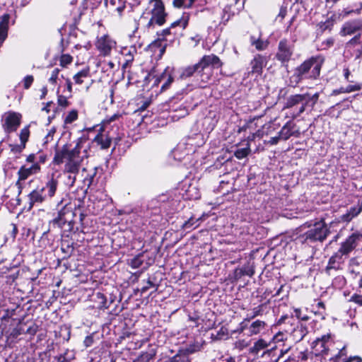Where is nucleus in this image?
Instances as JSON below:
<instances>
[{"instance_id":"1","label":"nucleus","mask_w":362,"mask_h":362,"mask_svg":"<svg viewBox=\"0 0 362 362\" xmlns=\"http://www.w3.org/2000/svg\"><path fill=\"white\" fill-rule=\"evenodd\" d=\"M81 144L78 142L76 146L69 150L67 145L63 146L60 149L56 151L53 162L57 165H60L65 162L64 173L68 174L66 185L72 187L76 180V175L78 174L81 168L83 158L87 157L86 150H83L81 153Z\"/></svg>"},{"instance_id":"2","label":"nucleus","mask_w":362,"mask_h":362,"mask_svg":"<svg viewBox=\"0 0 362 362\" xmlns=\"http://www.w3.org/2000/svg\"><path fill=\"white\" fill-rule=\"evenodd\" d=\"M323 62L324 58L320 55L305 60L295 70L293 77L296 78V82L298 83L306 74H308V78H317L320 76Z\"/></svg>"},{"instance_id":"3","label":"nucleus","mask_w":362,"mask_h":362,"mask_svg":"<svg viewBox=\"0 0 362 362\" xmlns=\"http://www.w3.org/2000/svg\"><path fill=\"white\" fill-rule=\"evenodd\" d=\"M151 15L147 23V27H151L154 23L162 25L165 21L166 13L161 0H150L146 11L142 18H147Z\"/></svg>"},{"instance_id":"4","label":"nucleus","mask_w":362,"mask_h":362,"mask_svg":"<svg viewBox=\"0 0 362 362\" xmlns=\"http://www.w3.org/2000/svg\"><path fill=\"white\" fill-rule=\"evenodd\" d=\"M329 228L330 227L328 228L324 220L322 219L315 223L313 227L305 233V239L322 242L330 233Z\"/></svg>"},{"instance_id":"5","label":"nucleus","mask_w":362,"mask_h":362,"mask_svg":"<svg viewBox=\"0 0 362 362\" xmlns=\"http://www.w3.org/2000/svg\"><path fill=\"white\" fill-rule=\"evenodd\" d=\"M306 97L307 96L304 94H296L290 95L287 98L284 109H290L294 106L300 105L298 111H293L292 113H291V118L292 119H296L305 111L307 106V104L305 103Z\"/></svg>"},{"instance_id":"6","label":"nucleus","mask_w":362,"mask_h":362,"mask_svg":"<svg viewBox=\"0 0 362 362\" xmlns=\"http://www.w3.org/2000/svg\"><path fill=\"white\" fill-rule=\"evenodd\" d=\"M332 345V334L328 333L317 338L312 344L313 352L316 355H327Z\"/></svg>"},{"instance_id":"7","label":"nucleus","mask_w":362,"mask_h":362,"mask_svg":"<svg viewBox=\"0 0 362 362\" xmlns=\"http://www.w3.org/2000/svg\"><path fill=\"white\" fill-rule=\"evenodd\" d=\"M116 41L109 35H103L98 37L95 42V47L102 56L106 57L111 54L116 47Z\"/></svg>"},{"instance_id":"8","label":"nucleus","mask_w":362,"mask_h":362,"mask_svg":"<svg viewBox=\"0 0 362 362\" xmlns=\"http://www.w3.org/2000/svg\"><path fill=\"white\" fill-rule=\"evenodd\" d=\"M21 115L14 112H5L2 117V127L9 134L16 131L21 124Z\"/></svg>"},{"instance_id":"9","label":"nucleus","mask_w":362,"mask_h":362,"mask_svg":"<svg viewBox=\"0 0 362 362\" xmlns=\"http://www.w3.org/2000/svg\"><path fill=\"white\" fill-rule=\"evenodd\" d=\"M293 53V47L286 39L281 40L278 45V49L275 55L277 60L284 64L288 62Z\"/></svg>"},{"instance_id":"10","label":"nucleus","mask_w":362,"mask_h":362,"mask_svg":"<svg viewBox=\"0 0 362 362\" xmlns=\"http://www.w3.org/2000/svg\"><path fill=\"white\" fill-rule=\"evenodd\" d=\"M362 238V233L356 232L349 236L341 245L339 252L343 256L348 255L357 245V242Z\"/></svg>"},{"instance_id":"11","label":"nucleus","mask_w":362,"mask_h":362,"mask_svg":"<svg viewBox=\"0 0 362 362\" xmlns=\"http://www.w3.org/2000/svg\"><path fill=\"white\" fill-rule=\"evenodd\" d=\"M202 70L209 71V69H218L222 66V62L218 57L215 54L204 56L199 62Z\"/></svg>"},{"instance_id":"12","label":"nucleus","mask_w":362,"mask_h":362,"mask_svg":"<svg viewBox=\"0 0 362 362\" xmlns=\"http://www.w3.org/2000/svg\"><path fill=\"white\" fill-rule=\"evenodd\" d=\"M26 323L18 322L17 325L6 333V345L11 347L16 342L18 337L25 333Z\"/></svg>"},{"instance_id":"13","label":"nucleus","mask_w":362,"mask_h":362,"mask_svg":"<svg viewBox=\"0 0 362 362\" xmlns=\"http://www.w3.org/2000/svg\"><path fill=\"white\" fill-rule=\"evenodd\" d=\"M267 59L266 57L261 54H256L250 62L251 71L250 73L256 75V76H261L263 68L267 65Z\"/></svg>"},{"instance_id":"14","label":"nucleus","mask_w":362,"mask_h":362,"mask_svg":"<svg viewBox=\"0 0 362 362\" xmlns=\"http://www.w3.org/2000/svg\"><path fill=\"white\" fill-rule=\"evenodd\" d=\"M40 170V167L38 163H33L30 166L27 167L26 165L22 166L18 172L19 180H25L29 176L37 173Z\"/></svg>"},{"instance_id":"15","label":"nucleus","mask_w":362,"mask_h":362,"mask_svg":"<svg viewBox=\"0 0 362 362\" xmlns=\"http://www.w3.org/2000/svg\"><path fill=\"white\" fill-rule=\"evenodd\" d=\"M29 204L31 208L36 204H41L46 200V195L43 193V189L37 187L33 189L29 194Z\"/></svg>"},{"instance_id":"16","label":"nucleus","mask_w":362,"mask_h":362,"mask_svg":"<svg viewBox=\"0 0 362 362\" xmlns=\"http://www.w3.org/2000/svg\"><path fill=\"white\" fill-rule=\"evenodd\" d=\"M362 29V22L361 21H351L344 23L343 25L341 34L342 35H351Z\"/></svg>"},{"instance_id":"17","label":"nucleus","mask_w":362,"mask_h":362,"mask_svg":"<svg viewBox=\"0 0 362 362\" xmlns=\"http://www.w3.org/2000/svg\"><path fill=\"white\" fill-rule=\"evenodd\" d=\"M58 184V180L54 178V177H52L44 187H40V189H43V193L46 195V199L52 198L54 196Z\"/></svg>"},{"instance_id":"18","label":"nucleus","mask_w":362,"mask_h":362,"mask_svg":"<svg viewBox=\"0 0 362 362\" xmlns=\"http://www.w3.org/2000/svg\"><path fill=\"white\" fill-rule=\"evenodd\" d=\"M30 131L28 127L21 129L20 133L21 145L13 146L11 150L14 152H21L25 146V143L28 139Z\"/></svg>"},{"instance_id":"19","label":"nucleus","mask_w":362,"mask_h":362,"mask_svg":"<svg viewBox=\"0 0 362 362\" xmlns=\"http://www.w3.org/2000/svg\"><path fill=\"white\" fill-rule=\"evenodd\" d=\"M295 126V124L291 121L286 122L279 133L281 139L284 140L288 139L293 134Z\"/></svg>"},{"instance_id":"20","label":"nucleus","mask_w":362,"mask_h":362,"mask_svg":"<svg viewBox=\"0 0 362 362\" xmlns=\"http://www.w3.org/2000/svg\"><path fill=\"white\" fill-rule=\"evenodd\" d=\"M94 141L100 146L102 149H107L110 146L112 139L107 134L99 133L95 137Z\"/></svg>"},{"instance_id":"21","label":"nucleus","mask_w":362,"mask_h":362,"mask_svg":"<svg viewBox=\"0 0 362 362\" xmlns=\"http://www.w3.org/2000/svg\"><path fill=\"white\" fill-rule=\"evenodd\" d=\"M344 260L342 254L337 251L329 258L327 269H339L341 264L344 262Z\"/></svg>"},{"instance_id":"22","label":"nucleus","mask_w":362,"mask_h":362,"mask_svg":"<svg viewBox=\"0 0 362 362\" xmlns=\"http://www.w3.org/2000/svg\"><path fill=\"white\" fill-rule=\"evenodd\" d=\"M70 212L69 209L65 206L59 211L58 216L53 220V223L57 224L59 227L62 228L64 225L69 221L66 216Z\"/></svg>"},{"instance_id":"23","label":"nucleus","mask_w":362,"mask_h":362,"mask_svg":"<svg viewBox=\"0 0 362 362\" xmlns=\"http://www.w3.org/2000/svg\"><path fill=\"white\" fill-rule=\"evenodd\" d=\"M266 323L264 321L257 320L253 322L248 327L249 334L248 335H257L259 334L262 330L264 329Z\"/></svg>"},{"instance_id":"24","label":"nucleus","mask_w":362,"mask_h":362,"mask_svg":"<svg viewBox=\"0 0 362 362\" xmlns=\"http://www.w3.org/2000/svg\"><path fill=\"white\" fill-rule=\"evenodd\" d=\"M136 53V48L131 47L129 49L124 48L122 51V54L124 57V62L122 64V69H126L129 64L134 60V55Z\"/></svg>"},{"instance_id":"25","label":"nucleus","mask_w":362,"mask_h":362,"mask_svg":"<svg viewBox=\"0 0 362 362\" xmlns=\"http://www.w3.org/2000/svg\"><path fill=\"white\" fill-rule=\"evenodd\" d=\"M8 17L4 16L0 23V47L6 40L8 34Z\"/></svg>"},{"instance_id":"26","label":"nucleus","mask_w":362,"mask_h":362,"mask_svg":"<svg viewBox=\"0 0 362 362\" xmlns=\"http://www.w3.org/2000/svg\"><path fill=\"white\" fill-rule=\"evenodd\" d=\"M270 345V342H267L263 339H258L250 349V352L253 354H257L261 350L266 349Z\"/></svg>"},{"instance_id":"27","label":"nucleus","mask_w":362,"mask_h":362,"mask_svg":"<svg viewBox=\"0 0 362 362\" xmlns=\"http://www.w3.org/2000/svg\"><path fill=\"white\" fill-rule=\"evenodd\" d=\"M200 69H201V67H200L199 62L195 64L194 65L189 66L186 67L182 71V73L181 74V78L190 77L195 72L200 73L201 72V71H199Z\"/></svg>"},{"instance_id":"28","label":"nucleus","mask_w":362,"mask_h":362,"mask_svg":"<svg viewBox=\"0 0 362 362\" xmlns=\"http://www.w3.org/2000/svg\"><path fill=\"white\" fill-rule=\"evenodd\" d=\"M250 151H251V149H250V145L247 144L246 147L238 148L234 152V156L238 159H243V158L247 157L250 154Z\"/></svg>"},{"instance_id":"29","label":"nucleus","mask_w":362,"mask_h":362,"mask_svg":"<svg viewBox=\"0 0 362 362\" xmlns=\"http://www.w3.org/2000/svg\"><path fill=\"white\" fill-rule=\"evenodd\" d=\"M199 71H201V72L198 74L200 75V80L203 83L202 86L204 87L206 84L211 80L213 71L211 69H209V71H204L202 70V69H200Z\"/></svg>"},{"instance_id":"30","label":"nucleus","mask_w":362,"mask_h":362,"mask_svg":"<svg viewBox=\"0 0 362 362\" xmlns=\"http://www.w3.org/2000/svg\"><path fill=\"white\" fill-rule=\"evenodd\" d=\"M89 76V69H85L80 71H78L77 74H76L74 76V80L76 83L77 84H81L83 82V78H87Z\"/></svg>"},{"instance_id":"31","label":"nucleus","mask_w":362,"mask_h":362,"mask_svg":"<svg viewBox=\"0 0 362 362\" xmlns=\"http://www.w3.org/2000/svg\"><path fill=\"white\" fill-rule=\"evenodd\" d=\"M271 127L270 124H264L262 127L260 129H258L255 133L252 134L251 137L249 138L252 140L255 138H262L265 134H268L269 132L267 131Z\"/></svg>"},{"instance_id":"32","label":"nucleus","mask_w":362,"mask_h":362,"mask_svg":"<svg viewBox=\"0 0 362 362\" xmlns=\"http://www.w3.org/2000/svg\"><path fill=\"white\" fill-rule=\"evenodd\" d=\"M194 0H173V5L177 8H189Z\"/></svg>"},{"instance_id":"33","label":"nucleus","mask_w":362,"mask_h":362,"mask_svg":"<svg viewBox=\"0 0 362 362\" xmlns=\"http://www.w3.org/2000/svg\"><path fill=\"white\" fill-rule=\"evenodd\" d=\"M305 95H306V100L305 103L307 105H310L312 107H314V105L317 103L318 98H319V93H316L313 95H310L308 93H305Z\"/></svg>"},{"instance_id":"34","label":"nucleus","mask_w":362,"mask_h":362,"mask_svg":"<svg viewBox=\"0 0 362 362\" xmlns=\"http://www.w3.org/2000/svg\"><path fill=\"white\" fill-rule=\"evenodd\" d=\"M198 221H199V218L194 220V218H190L188 221H185L183 223L182 228L185 230H189V229L195 228L199 226V224L197 223Z\"/></svg>"},{"instance_id":"35","label":"nucleus","mask_w":362,"mask_h":362,"mask_svg":"<svg viewBox=\"0 0 362 362\" xmlns=\"http://www.w3.org/2000/svg\"><path fill=\"white\" fill-rule=\"evenodd\" d=\"M78 118V112L75 110L70 111L64 119V123L71 124L73 122L76 121Z\"/></svg>"},{"instance_id":"36","label":"nucleus","mask_w":362,"mask_h":362,"mask_svg":"<svg viewBox=\"0 0 362 362\" xmlns=\"http://www.w3.org/2000/svg\"><path fill=\"white\" fill-rule=\"evenodd\" d=\"M353 219L352 216L348 213L346 212V214H343L342 216H340L339 218V220L337 221H332L330 223H329V227L332 228V227H334L336 225H337L340 221H343V222H349L350 221H351Z\"/></svg>"},{"instance_id":"37","label":"nucleus","mask_w":362,"mask_h":362,"mask_svg":"<svg viewBox=\"0 0 362 362\" xmlns=\"http://www.w3.org/2000/svg\"><path fill=\"white\" fill-rule=\"evenodd\" d=\"M268 45H269V42L267 40L266 41L262 40L259 36L257 37V40L253 46H255L257 50L262 51V50H264L265 49H267V47H268Z\"/></svg>"},{"instance_id":"38","label":"nucleus","mask_w":362,"mask_h":362,"mask_svg":"<svg viewBox=\"0 0 362 362\" xmlns=\"http://www.w3.org/2000/svg\"><path fill=\"white\" fill-rule=\"evenodd\" d=\"M362 89V84L360 83H354L344 87L345 93H349L351 92L358 91Z\"/></svg>"},{"instance_id":"39","label":"nucleus","mask_w":362,"mask_h":362,"mask_svg":"<svg viewBox=\"0 0 362 362\" xmlns=\"http://www.w3.org/2000/svg\"><path fill=\"white\" fill-rule=\"evenodd\" d=\"M60 69L59 68H54L52 69L49 78V82L53 85L56 84L59 79Z\"/></svg>"},{"instance_id":"40","label":"nucleus","mask_w":362,"mask_h":362,"mask_svg":"<svg viewBox=\"0 0 362 362\" xmlns=\"http://www.w3.org/2000/svg\"><path fill=\"white\" fill-rule=\"evenodd\" d=\"M250 345V341L245 339H239L236 341L234 344V347L239 351H242L244 349L247 348Z\"/></svg>"},{"instance_id":"41","label":"nucleus","mask_w":362,"mask_h":362,"mask_svg":"<svg viewBox=\"0 0 362 362\" xmlns=\"http://www.w3.org/2000/svg\"><path fill=\"white\" fill-rule=\"evenodd\" d=\"M245 276H252L255 274L254 267L249 263L240 268Z\"/></svg>"},{"instance_id":"42","label":"nucleus","mask_w":362,"mask_h":362,"mask_svg":"<svg viewBox=\"0 0 362 362\" xmlns=\"http://www.w3.org/2000/svg\"><path fill=\"white\" fill-rule=\"evenodd\" d=\"M188 23V16L183 17L182 18L177 20L175 22H173L171 24V27L174 28L177 25L181 26L182 28H185Z\"/></svg>"},{"instance_id":"43","label":"nucleus","mask_w":362,"mask_h":362,"mask_svg":"<svg viewBox=\"0 0 362 362\" xmlns=\"http://www.w3.org/2000/svg\"><path fill=\"white\" fill-rule=\"evenodd\" d=\"M73 58L69 54H62L60 57V65L62 66H66V65L72 62Z\"/></svg>"},{"instance_id":"44","label":"nucleus","mask_w":362,"mask_h":362,"mask_svg":"<svg viewBox=\"0 0 362 362\" xmlns=\"http://www.w3.org/2000/svg\"><path fill=\"white\" fill-rule=\"evenodd\" d=\"M362 211V204L361 205H358V206H353L351 207L347 212L352 216L354 218V217L357 216L361 211Z\"/></svg>"},{"instance_id":"45","label":"nucleus","mask_w":362,"mask_h":362,"mask_svg":"<svg viewBox=\"0 0 362 362\" xmlns=\"http://www.w3.org/2000/svg\"><path fill=\"white\" fill-rule=\"evenodd\" d=\"M143 264V261L142 259H141L140 256H137V257H134L131 262H130V266L133 268V269H137L139 267H140L141 266V264Z\"/></svg>"},{"instance_id":"46","label":"nucleus","mask_w":362,"mask_h":362,"mask_svg":"<svg viewBox=\"0 0 362 362\" xmlns=\"http://www.w3.org/2000/svg\"><path fill=\"white\" fill-rule=\"evenodd\" d=\"M151 48L156 52V48L159 49L160 56H161L165 52V46H162L160 41H155L151 45Z\"/></svg>"},{"instance_id":"47","label":"nucleus","mask_w":362,"mask_h":362,"mask_svg":"<svg viewBox=\"0 0 362 362\" xmlns=\"http://www.w3.org/2000/svg\"><path fill=\"white\" fill-rule=\"evenodd\" d=\"M362 41L361 40V34H357L355 35L351 40H350L347 45L350 46H356L358 45H361Z\"/></svg>"},{"instance_id":"48","label":"nucleus","mask_w":362,"mask_h":362,"mask_svg":"<svg viewBox=\"0 0 362 362\" xmlns=\"http://www.w3.org/2000/svg\"><path fill=\"white\" fill-rule=\"evenodd\" d=\"M37 331V326L34 323H32L30 326H28L26 329H25V333H27L32 336L35 335Z\"/></svg>"},{"instance_id":"49","label":"nucleus","mask_w":362,"mask_h":362,"mask_svg":"<svg viewBox=\"0 0 362 362\" xmlns=\"http://www.w3.org/2000/svg\"><path fill=\"white\" fill-rule=\"evenodd\" d=\"M33 76L31 75L26 76L23 79V86L25 89H28L33 82Z\"/></svg>"},{"instance_id":"50","label":"nucleus","mask_w":362,"mask_h":362,"mask_svg":"<svg viewBox=\"0 0 362 362\" xmlns=\"http://www.w3.org/2000/svg\"><path fill=\"white\" fill-rule=\"evenodd\" d=\"M57 102L59 106L66 107L69 105V103L66 98V97L64 95H59Z\"/></svg>"},{"instance_id":"51","label":"nucleus","mask_w":362,"mask_h":362,"mask_svg":"<svg viewBox=\"0 0 362 362\" xmlns=\"http://www.w3.org/2000/svg\"><path fill=\"white\" fill-rule=\"evenodd\" d=\"M351 302H354L360 306H362V296L358 294H354L350 300Z\"/></svg>"},{"instance_id":"52","label":"nucleus","mask_w":362,"mask_h":362,"mask_svg":"<svg viewBox=\"0 0 362 362\" xmlns=\"http://www.w3.org/2000/svg\"><path fill=\"white\" fill-rule=\"evenodd\" d=\"M263 312V305H258L252 309V317H255L257 316L261 315Z\"/></svg>"},{"instance_id":"53","label":"nucleus","mask_w":362,"mask_h":362,"mask_svg":"<svg viewBox=\"0 0 362 362\" xmlns=\"http://www.w3.org/2000/svg\"><path fill=\"white\" fill-rule=\"evenodd\" d=\"M361 11H362V3H361L360 6L356 8V9H351V10H348L347 8L344 9L343 11V12L344 13V16H346L351 13H356L358 14V13H360Z\"/></svg>"},{"instance_id":"54","label":"nucleus","mask_w":362,"mask_h":362,"mask_svg":"<svg viewBox=\"0 0 362 362\" xmlns=\"http://www.w3.org/2000/svg\"><path fill=\"white\" fill-rule=\"evenodd\" d=\"M332 361L333 362H351L350 357L348 358H341V356L339 354L335 356L334 358H332Z\"/></svg>"},{"instance_id":"55","label":"nucleus","mask_w":362,"mask_h":362,"mask_svg":"<svg viewBox=\"0 0 362 362\" xmlns=\"http://www.w3.org/2000/svg\"><path fill=\"white\" fill-rule=\"evenodd\" d=\"M245 276L243 273V271L240 268H237L234 271V277L235 279H239L242 276Z\"/></svg>"},{"instance_id":"56","label":"nucleus","mask_w":362,"mask_h":362,"mask_svg":"<svg viewBox=\"0 0 362 362\" xmlns=\"http://www.w3.org/2000/svg\"><path fill=\"white\" fill-rule=\"evenodd\" d=\"M93 343V339L92 336H87L84 339V344L86 347L90 346Z\"/></svg>"},{"instance_id":"57","label":"nucleus","mask_w":362,"mask_h":362,"mask_svg":"<svg viewBox=\"0 0 362 362\" xmlns=\"http://www.w3.org/2000/svg\"><path fill=\"white\" fill-rule=\"evenodd\" d=\"M167 71H168V69H165L160 77H161V78L163 79L168 76L167 81L170 84L173 81V78L170 74H168V75L167 74Z\"/></svg>"},{"instance_id":"58","label":"nucleus","mask_w":362,"mask_h":362,"mask_svg":"<svg viewBox=\"0 0 362 362\" xmlns=\"http://www.w3.org/2000/svg\"><path fill=\"white\" fill-rule=\"evenodd\" d=\"M94 175H95V173H93V175H88L86 177H83V182L85 183L87 182L88 185H90L92 183V182H93Z\"/></svg>"},{"instance_id":"59","label":"nucleus","mask_w":362,"mask_h":362,"mask_svg":"<svg viewBox=\"0 0 362 362\" xmlns=\"http://www.w3.org/2000/svg\"><path fill=\"white\" fill-rule=\"evenodd\" d=\"M280 139H281V137L279 136V135L278 136L272 137L268 141V144H270V145H275V144H276L279 142Z\"/></svg>"},{"instance_id":"60","label":"nucleus","mask_w":362,"mask_h":362,"mask_svg":"<svg viewBox=\"0 0 362 362\" xmlns=\"http://www.w3.org/2000/svg\"><path fill=\"white\" fill-rule=\"evenodd\" d=\"M152 286H153V282L151 280L148 279L147 281L146 286H145L141 288V293L146 292L149 288H151Z\"/></svg>"},{"instance_id":"61","label":"nucleus","mask_w":362,"mask_h":362,"mask_svg":"<svg viewBox=\"0 0 362 362\" xmlns=\"http://www.w3.org/2000/svg\"><path fill=\"white\" fill-rule=\"evenodd\" d=\"M340 93H345V90H344V87H341L339 89L334 90L332 91V95H339Z\"/></svg>"},{"instance_id":"62","label":"nucleus","mask_w":362,"mask_h":362,"mask_svg":"<svg viewBox=\"0 0 362 362\" xmlns=\"http://www.w3.org/2000/svg\"><path fill=\"white\" fill-rule=\"evenodd\" d=\"M273 341H282L283 340V334L281 333H279L277 334H276L274 337H273Z\"/></svg>"},{"instance_id":"63","label":"nucleus","mask_w":362,"mask_h":362,"mask_svg":"<svg viewBox=\"0 0 362 362\" xmlns=\"http://www.w3.org/2000/svg\"><path fill=\"white\" fill-rule=\"evenodd\" d=\"M117 118H118V115H114L110 119H105L104 121V124H105L106 123L109 124L110 122L115 120Z\"/></svg>"},{"instance_id":"64","label":"nucleus","mask_w":362,"mask_h":362,"mask_svg":"<svg viewBox=\"0 0 362 362\" xmlns=\"http://www.w3.org/2000/svg\"><path fill=\"white\" fill-rule=\"evenodd\" d=\"M350 359L351 362H362V358L359 356H351Z\"/></svg>"}]
</instances>
